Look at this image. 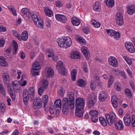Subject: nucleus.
<instances>
[{"label": "nucleus", "mask_w": 135, "mask_h": 135, "mask_svg": "<svg viewBox=\"0 0 135 135\" xmlns=\"http://www.w3.org/2000/svg\"><path fill=\"white\" fill-rule=\"evenodd\" d=\"M123 120L126 125L129 126L130 125L131 123V118L130 115H125L124 118Z\"/></svg>", "instance_id": "obj_24"}, {"label": "nucleus", "mask_w": 135, "mask_h": 135, "mask_svg": "<svg viewBox=\"0 0 135 135\" xmlns=\"http://www.w3.org/2000/svg\"><path fill=\"white\" fill-rule=\"evenodd\" d=\"M71 57L74 59H79L80 58V55L78 52L74 51L71 54Z\"/></svg>", "instance_id": "obj_30"}, {"label": "nucleus", "mask_w": 135, "mask_h": 135, "mask_svg": "<svg viewBox=\"0 0 135 135\" xmlns=\"http://www.w3.org/2000/svg\"><path fill=\"white\" fill-rule=\"evenodd\" d=\"M107 34L109 36L113 37V36L115 35L116 31L112 29H108L106 30Z\"/></svg>", "instance_id": "obj_43"}, {"label": "nucleus", "mask_w": 135, "mask_h": 135, "mask_svg": "<svg viewBox=\"0 0 135 135\" xmlns=\"http://www.w3.org/2000/svg\"><path fill=\"white\" fill-rule=\"evenodd\" d=\"M90 87L92 90H94L96 88V86L93 81H91Z\"/></svg>", "instance_id": "obj_55"}, {"label": "nucleus", "mask_w": 135, "mask_h": 135, "mask_svg": "<svg viewBox=\"0 0 135 135\" xmlns=\"http://www.w3.org/2000/svg\"><path fill=\"white\" fill-rule=\"evenodd\" d=\"M111 100L113 106L115 108H117L118 106L119 100L117 98L116 96L114 95L112 97Z\"/></svg>", "instance_id": "obj_17"}, {"label": "nucleus", "mask_w": 135, "mask_h": 135, "mask_svg": "<svg viewBox=\"0 0 135 135\" xmlns=\"http://www.w3.org/2000/svg\"><path fill=\"white\" fill-rule=\"evenodd\" d=\"M55 17L57 20L62 23H65L67 21V18L65 16L63 15L58 14L55 15Z\"/></svg>", "instance_id": "obj_15"}, {"label": "nucleus", "mask_w": 135, "mask_h": 135, "mask_svg": "<svg viewBox=\"0 0 135 135\" xmlns=\"http://www.w3.org/2000/svg\"><path fill=\"white\" fill-rule=\"evenodd\" d=\"M89 114L91 116V120L93 122H97L98 119V112L96 110H91Z\"/></svg>", "instance_id": "obj_10"}, {"label": "nucleus", "mask_w": 135, "mask_h": 135, "mask_svg": "<svg viewBox=\"0 0 135 135\" xmlns=\"http://www.w3.org/2000/svg\"><path fill=\"white\" fill-rule=\"evenodd\" d=\"M83 30V32L86 34H88L89 32V29L88 27H84Z\"/></svg>", "instance_id": "obj_59"}, {"label": "nucleus", "mask_w": 135, "mask_h": 135, "mask_svg": "<svg viewBox=\"0 0 135 135\" xmlns=\"http://www.w3.org/2000/svg\"><path fill=\"white\" fill-rule=\"evenodd\" d=\"M76 70L75 69H74L71 72V76L73 81H75L76 80Z\"/></svg>", "instance_id": "obj_39"}, {"label": "nucleus", "mask_w": 135, "mask_h": 135, "mask_svg": "<svg viewBox=\"0 0 135 135\" xmlns=\"http://www.w3.org/2000/svg\"><path fill=\"white\" fill-rule=\"evenodd\" d=\"M61 102L60 99H58L54 102V107L56 108H59L60 109L61 107Z\"/></svg>", "instance_id": "obj_31"}, {"label": "nucleus", "mask_w": 135, "mask_h": 135, "mask_svg": "<svg viewBox=\"0 0 135 135\" xmlns=\"http://www.w3.org/2000/svg\"><path fill=\"white\" fill-rule=\"evenodd\" d=\"M21 14L26 20L29 19L31 16L29 10L27 8H22L21 10Z\"/></svg>", "instance_id": "obj_7"}, {"label": "nucleus", "mask_w": 135, "mask_h": 135, "mask_svg": "<svg viewBox=\"0 0 135 135\" xmlns=\"http://www.w3.org/2000/svg\"><path fill=\"white\" fill-rule=\"evenodd\" d=\"M126 49L130 52L133 53L135 52L134 47L132 44L129 42H126L125 43Z\"/></svg>", "instance_id": "obj_12"}, {"label": "nucleus", "mask_w": 135, "mask_h": 135, "mask_svg": "<svg viewBox=\"0 0 135 135\" xmlns=\"http://www.w3.org/2000/svg\"><path fill=\"white\" fill-rule=\"evenodd\" d=\"M0 92L4 96H5L6 91L3 86L0 84Z\"/></svg>", "instance_id": "obj_53"}, {"label": "nucleus", "mask_w": 135, "mask_h": 135, "mask_svg": "<svg viewBox=\"0 0 135 135\" xmlns=\"http://www.w3.org/2000/svg\"><path fill=\"white\" fill-rule=\"evenodd\" d=\"M34 96L35 91L33 88L30 87L28 91L25 90L23 94V100L25 104L27 105L28 99L32 100L34 98Z\"/></svg>", "instance_id": "obj_1"}, {"label": "nucleus", "mask_w": 135, "mask_h": 135, "mask_svg": "<svg viewBox=\"0 0 135 135\" xmlns=\"http://www.w3.org/2000/svg\"><path fill=\"white\" fill-rule=\"evenodd\" d=\"M116 20L117 23L120 26H122L124 23L123 17L121 13L118 12L116 15Z\"/></svg>", "instance_id": "obj_9"}, {"label": "nucleus", "mask_w": 135, "mask_h": 135, "mask_svg": "<svg viewBox=\"0 0 135 135\" xmlns=\"http://www.w3.org/2000/svg\"><path fill=\"white\" fill-rule=\"evenodd\" d=\"M114 38L116 40H118L120 37V34L119 32H116L115 35L113 36Z\"/></svg>", "instance_id": "obj_51"}, {"label": "nucleus", "mask_w": 135, "mask_h": 135, "mask_svg": "<svg viewBox=\"0 0 135 135\" xmlns=\"http://www.w3.org/2000/svg\"><path fill=\"white\" fill-rule=\"evenodd\" d=\"M108 62L110 65L114 67L118 66V61L117 59L115 57L110 56L109 58Z\"/></svg>", "instance_id": "obj_11"}, {"label": "nucleus", "mask_w": 135, "mask_h": 135, "mask_svg": "<svg viewBox=\"0 0 135 135\" xmlns=\"http://www.w3.org/2000/svg\"><path fill=\"white\" fill-rule=\"evenodd\" d=\"M9 8L12 12V14L14 16H17V14L16 11L15 9L13 7L10 6L9 7Z\"/></svg>", "instance_id": "obj_52"}, {"label": "nucleus", "mask_w": 135, "mask_h": 135, "mask_svg": "<svg viewBox=\"0 0 135 135\" xmlns=\"http://www.w3.org/2000/svg\"><path fill=\"white\" fill-rule=\"evenodd\" d=\"M42 106V102L39 98H36L33 102V108L34 109L41 108Z\"/></svg>", "instance_id": "obj_8"}, {"label": "nucleus", "mask_w": 135, "mask_h": 135, "mask_svg": "<svg viewBox=\"0 0 135 135\" xmlns=\"http://www.w3.org/2000/svg\"><path fill=\"white\" fill-rule=\"evenodd\" d=\"M31 17L33 20L34 22H35V21L36 20H38L39 18H38L37 16V15L36 14H33V15H31Z\"/></svg>", "instance_id": "obj_58"}, {"label": "nucleus", "mask_w": 135, "mask_h": 135, "mask_svg": "<svg viewBox=\"0 0 135 135\" xmlns=\"http://www.w3.org/2000/svg\"><path fill=\"white\" fill-rule=\"evenodd\" d=\"M93 8L94 10L99 11L101 10L100 3L98 1L96 2L94 4Z\"/></svg>", "instance_id": "obj_27"}, {"label": "nucleus", "mask_w": 135, "mask_h": 135, "mask_svg": "<svg viewBox=\"0 0 135 135\" xmlns=\"http://www.w3.org/2000/svg\"><path fill=\"white\" fill-rule=\"evenodd\" d=\"M12 32L13 35L17 37L19 40L20 34L16 31L13 30H12Z\"/></svg>", "instance_id": "obj_50"}, {"label": "nucleus", "mask_w": 135, "mask_h": 135, "mask_svg": "<svg viewBox=\"0 0 135 135\" xmlns=\"http://www.w3.org/2000/svg\"><path fill=\"white\" fill-rule=\"evenodd\" d=\"M114 87L116 90L118 91H121V88L120 84L119 82L115 83L114 84Z\"/></svg>", "instance_id": "obj_45"}, {"label": "nucleus", "mask_w": 135, "mask_h": 135, "mask_svg": "<svg viewBox=\"0 0 135 135\" xmlns=\"http://www.w3.org/2000/svg\"><path fill=\"white\" fill-rule=\"evenodd\" d=\"M106 119L109 125L111 126L113 123L115 124L117 121L116 116L115 113L113 112H111L110 114L106 113L105 114Z\"/></svg>", "instance_id": "obj_3"}, {"label": "nucleus", "mask_w": 135, "mask_h": 135, "mask_svg": "<svg viewBox=\"0 0 135 135\" xmlns=\"http://www.w3.org/2000/svg\"><path fill=\"white\" fill-rule=\"evenodd\" d=\"M85 100L80 97H78L75 99V106L77 108H84L85 105Z\"/></svg>", "instance_id": "obj_6"}, {"label": "nucleus", "mask_w": 135, "mask_h": 135, "mask_svg": "<svg viewBox=\"0 0 135 135\" xmlns=\"http://www.w3.org/2000/svg\"><path fill=\"white\" fill-rule=\"evenodd\" d=\"M67 40L64 39L63 37L61 38H59L57 39V42L59 46L62 48H67V45L65 44L64 41Z\"/></svg>", "instance_id": "obj_13"}, {"label": "nucleus", "mask_w": 135, "mask_h": 135, "mask_svg": "<svg viewBox=\"0 0 135 135\" xmlns=\"http://www.w3.org/2000/svg\"><path fill=\"white\" fill-rule=\"evenodd\" d=\"M7 30L6 28L2 26H0V32H4Z\"/></svg>", "instance_id": "obj_61"}, {"label": "nucleus", "mask_w": 135, "mask_h": 135, "mask_svg": "<svg viewBox=\"0 0 135 135\" xmlns=\"http://www.w3.org/2000/svg\"><path fill=\"white\" fill-rule=\"evenodd\" d=\"M132 124L133 127H135V115H133L132 116Z\"/></svg>", "instance_id": "obj_57"}, {"label": "nucleus", "mask_w": 135, "mask_h": 135, "mask_svg": "<svg viewBox=\"0 0 135 135\" xmlns=\"http://www.w3.org/2000/svg\"><path fill=\"white\" fill-rule=\"evenodd\" d=\"M5 40L3 38H1L0 40V47H3L5 43Z\"/></svg>", "instance_id": "obj_62"}, {"label": "nucleus", "mask_w": 135, "mask_h": 135, "mask_svg": "<svg viewBox=\"0 0 135 135\" xmlns=\"http://www.w3.org/2000/svg\"><path fill=\"white\" fill-rule=\"evenodd\" d=\"M40 64L39 62L36 61L34 62L32 66V68H33L34 69L35 68H38L40 69Z\"/></svg>", "instance_id": "obj_47"}, {"label": "nucleus", "mask_w": 135, "mask_h": 135, "mask_svg": "<svg viewBox=\"0 0 135 135\" xmlns=\"http://www.w3.org/2000/svg\"><path fill=\"white\" fill-rule=\"evenodd\" d=\"M84 108H76L75 110V114L79 117H81L83 115Z\"/></svg>", "instance_id": "obj_20"}, {"label": "nucleus", "mask_w": 135, "mask_h": 135, "mask_svg": "<svg viewBox=\"0 0 135 135\" xmlns=\"http://www.w3.org/2000/svg\"><path fill=\"white\" fill-rule=\"evenodd\" d=\"M123 58L128 65H132V62L131 60L129 57L124 56H123Z\"/></svg>", "instance_id": "obj_46"}, {"label": "nucleus", "mask_w": 135, "mask_h": 135, "mask_svg": "<svg viewBox=\"0 0 135 135\" xmlns=\"http://www.w3.org/2000/svg\"><path fill=\"white\" fill-rule=\"evenodd\" d=\"M45 52L46 54L47 55L48 57L49 58L52 57L54 54L53 51L51 49H47L46 51Z\"/></svg>", "instance_id": "obj_37"}, {"label": "nucleus", "mask_w": 135, "mask_h": 135, "mask_svg": "<svg viewBox=\"0 0 135 135\" xmlns=\"http://www.w3.org/2000/svg\"><path fill=\"white\" fill-rule=\"evenodd\" d=\"M44 11L46 15L49 17H52L53 15L52 12L47 7H44Z\"/></svg>", "instance_id": "obj_26"}, {"label": "nucleus", "mask_w": 135, "mask_h": 135, "mask_svg": "<svg viewBox=\"0 0 135 135\" xmlns=\"http://www.w3.org/2000/svg\"><path fill=\"white\" fill-rule=\"evenodd\" d=\"M63 38L64 39L67 40L64 41L65 44L67 45V48L70 47L72 45V41L70 38L66 36L63 37Z\"/></svg>", "instance_id": "obj_29"}, {"label": "nucleus", "mask_w": 135, "mask_h": 135, "mask_svg": "<svg viewBox=\"0 0 135 135\" xmlns=\"http://www.w3.org/2000/svg\"><path fill=\"white\" fill-rule=\"evenodd\" d=\"M52 60L53 61L56 62L58 60V58L57 55L56 54H54L52 55Z\"/></svg>", "instance_id": "obj_56"}, {"label": "nucleus", "mask_w": 135, "mask_h": 135, "mask_svg": "<svg viewBox=\"0 0 135 135\" xmlns=\"http://www.w3.org/2000/svg\"><path fill=\"white\" fill-rule=\"evenodd\" d=\"M19 132L18 130H15L11 135H18Z\"/></svg>", "instance_id": "obj_64"}, {"label": "nucleus", "mask_w": 135, "mask_h": 135, "mask_svg": "<svg viewBox=\"0 0 135 135\" xmlns=\"http://www.w3.org/2000/svg\"><path fill=\"white\" fill-rule=\"evenodd\" d=\"M125 93L128 97H130L132 96V93L131 90L129 89H126L125 90Z\"/></svg>", "instance_id": "obj_49"}, {"label": "nucleus", "mask_w": 135, "mask_h": 135, "mask_svg": "<svg viewBox=\"0 0 135 135\" xmlns=\"http://www.w3.org/2000/svg\"><path fill=\"white\" fill-rule=\"evenodd\" d=\"M97 95L95 94H92L89 96L88 105L89 108H90L94 106L97 101Z\"/></svg>", "instance_id": "obj_4"}, {"label": "nucleus", "mask_w": 135, "mask_h": 135, "mask_svg": "<svg viewBox=\"0 0 135 135\" xmlns=\"http://www.w3.org/2000/svg\"><path fill=\"white\" fill-rule=\"evenodd\" d=\"M3 81L6 84H8L10 82V79L8 74L7 73H4L3 75Z\"/></svg>", "instance_id": "obj_23"}, {"label": "nucleus", "mask_w": 135, "mask_h": 135, "mask_svg": "<svg viewBox=\"0 0 135 135\" xmlns=\"http://www.w3.org/2000/svg\"><path fill=\"white\" fill-rule=\"evenodd\" d=\"M48 81L45 80H43L41 81V86L39 88L38 90V92L39 94L41 96L42 93L48 88Z\"/></svg>", "instance_id": "obj_5"}, {"label": "nucleus", "mask_w": 135, "mask_h": 135, "mask_svg": "<svg viewBox=\"0 0 135 135\" xmlns=\"http://www.w3.org/2000/svg\"><path fill=\"white\" fill-rule=\"evenodd\" d=\"M114 124L116 128L118 130H121L124 128V126L122 120H120L118 121L117 123L115 122Z\"/></svg>", "instance_id": "obj_21"}, {"label": "nucleus", "mask_w": 135, "mask_h": 135, "mask_svg": "<svg viewBox=\"0 0 135 135\" xmlns=\"http://www.w3.org/2000/svg\"><path fill=\"white\" fill-rule=\"evenodd\" d=\"M64 92V90L62 89H61L58 91V93L60 96L63 95Z\"/></svg>", "instance_id": "obj_60"}, {"label": "nucleus", "mask_w": 135, "mask_h": 135, "mask_svg": "<svg viewBox=\"0 0 135 135\" xmlns=\"http://www.w3.org/2000/svg\"><path fill=\"white\" fill-rule=\"evenodd\" d=\"M91 24L95 28H98L100 27V23L96 21L95 20H92L91 22Z\"/></svg>", "instance_id": "obj_32"}, {"label": "nucleus", "mask_w": 135, "mask_h": 135, "mask_svg": "<svg viewBox=\"0 0 135 135\" xmlns=\"http://www.w3.org/2000/svg\"><path fill=\"white\" fill-rule=\"evenodd\" d=\"M114 0H106L105 1L106 4L111 7H112L114 5Z\"/></svg>", "instance_id": "obj_33"}, {"label": "nucleus", "mask_w": 135, "mask_h": 135, "mask_svg": "<svg viewBox=\"0 0 135 135\" xmlns=\"http://www.w3.org/2000/svg\"><path fill=\"white\" fill-rule=\"evenodd\" d=\"M28 34L27 31L25 30L22 32L21 36H20L19 40L21 41L22 40L23 41H26L28 39Z\"/></svg>", "instance_id": "obj_16"}, {"label": "nucleus", "mask_w": 135, "mask_h": 135, "mask_svg": "<svg viewBox=\"0 0 135 135\" xmlns=\"http://www.w3.org/2000/svg\"><path fill=\"white\" fill-rule=\"evenodd\" d=\"M113 77L111 75H110L109 76V80L108 84L109 85H112L113 83Z\"/></svg>", "instance_id": "obj_54"}, {"label": "nucleus", "mask_w": 135, "mask_h": 135, "mask_svg": "<svg viewBox=\"0 0 135 135\" xmlns=\"http://www.w3.org/2000/svg\"><path fill=\"white\" fill-rule=\"evenodd\" d=\"M34 69H34L33 68H32V70L33 71H32V74L33 76H35L38 75L39 70L40 69H38V68H35Z\"/></svg>", "instance_id": "obj_44"}, {"label": "nucleus", "mask_w": 135, "mask_h": 135, "mask_svg": "<svg viewBox=\"0 0 135 135\" xmlns=\"http://www.w3.org/2000/svg\"><path fill=\"white\" fill-rule=\"evenodd\" d=\"M60 69V70H59L58 71H60L62 75L65 76L67 75L68 74L67 70L65 69V67L62 68Z\"/></svg>", "instance_id": "obj_40"}, {"label": "nucleus", "mask_w": 135, "mask_h": 135, "mask_svg": "<svg viewBox=\"0 0 135 135\" xmlns=\"http://www.w3.org/2000/svg\"><path fill=\"white\" fill-rule=\"evenodd\" d=\"M77 84L80 87L84 86L86 84V82L84 80L82 79H79L77 83Z\"/></svg>", "instance_id": "obj_36"}, {"label": "nucleus", "mask_w": 135, "mask_h": 135, "mask_svg": "<svg viewBox=\"0 0 135 135\" xmlns=\"http://www.w3.org/2000/svg\"><path fill=\"white\" fill-rule=\"evenodd\" d=\"M71 22L73 25L75 26H78L81 23L80 20L75 16L72 17L71 18Z\"/></svg>", "instance_id": "obj_19"}, {"label": "nucleus", "mask_w": 135, "mask_h": 135, "mask_svg": "<svg viewBox=\"0 0 135 135\" xmlns=\"http://www.w3.org/2000/svg\"><path fill=\"white\" fill-rule=\"evenodd\" d=\"M81 50L86 59L88 60L90 56V54L89 52L88 49L85 46H82L81 48Z\"/></svg>", "instance_id": "obj_14"}, {"label": "nucleus", "mask_w": 135, "mask_h": 135, "mask_svg": "<svg viewBox=\"0 0 135 135\" xmlns=\"http://www.w3.org/2000/svg\"><path fill=\"white\" fill-rule=\"evenodd\" d=\"M56 5L57 7H60L62 6V4L61 2L60 1H58L56 3Z\"/></svg>", "instance_id": "obj_63"}, {"label": "nucleus", "mask_w": 135, "mask_h": 135, "mask_svg": "<svg viewBox=\"0 0 135 135\" xmlns=\"http://www.w3.org/2000/svg\"><path fill=\"white\" fill-rule=\"evenodd\" d=\"M77 40L82 45H84L85 44L84 42L85 40L82 37H78L77 38Z\"/></svg>", "instance_id": "obj_48"}, {"label": "nucleus", "mask_w": 135, "mask_h": 135, "mask_svg": "<svg viewBox=\"0 0 135 135\" xmlns=\"http://www.w3.org/2000/svg\"><path fill=\"white\" fill-rule=\"evenodd\" d=\"M46 70V74L48 77H52L54 74L53 70L51 68H47Z\"/></svg>", "instance_id": "obj_28"}, {"label": "nucleus", "mask_w": 135, "mask_h": 135, "mask_svg": "<svg viewBox=\"0 0 135 135\" xmlns=\"http://www.w3.org/2000/svg\"><path fill=\"white\" fill-rule=\"evenodd\" d=\"M68 95L69 98H63L62 100L63 105L72 109L74 107L75 104L74 94L73 92H69Z\"/></svg>", "instance_id": "obj_2"}, {"label": "nucleus", "mask_w": 135, "mask_h": 135, "mask_svg": "<svg viewBox=\"0 0 135 135\" xmlns=\"http://www.w3.org/2000/svg\"><path fill=\"white\" fill-rule=\"evenodd\" d=\"M128 13L129 15H132L135 12L134 6L132 5H129L127 7Z\"/></svg>", "instance_id": "obj_22"}, {"label": "nucleus", "mask_w": 135, "mask_h": 135, "mask_svg": "<svg viewBox=\"0 0 135 135\" xmlns=\"http://www.w3.org/2000/svg\"><path fill=\"white\" fill-rule=\"evenodd\" d=\"M99 121L102 125L103 126H106L107 125V122L104 118L100 117L99 118Z\"/></svg>", "instance_id": "obj_41"}, {"label": "nucleus", "mask_w": 135, "mask_h": 135, "mask_svg": "<svg viewBox=\"0 0 135 135\" xmlns=\"http://www.w3.org/2000/svg\"><path fill=\"white\" fill-rule=\"evenodd\" d=\"M12 44L14 46L13 49V52L14 54H16L18 51V45L17 43L14 40L12 41Z\"/></svg>", "instance_id": "obj_35"}, {"label": "nucleus", "mask_w": 135, "mask_h": 135, "mask_svg": "<svg viewBox=\"0 0 135 135\" xmlns=\"http://www.w3.org/2000/svg\"><path fill=\"white\" fill-rule=\"evenodd\" d=\"M64 67L63 65V62L62 61H58L56 66V68L58 70H60V69Z\"/></svg>", "instance_id": "obj_38"}, {"label": "nucleus", "mask_w": 135, "mask_h": 135, "mask_svg": "<svg viewBox=\"0 0 135 135\" xmlns=\"http://www.w3.org/2000/svg\"><path fill=\"white\" fill-rule=\"evenodd\" d=\"M36 26L40 28H43L44 23L42 20L40 18L36 20L34 22Z\"/></svg>", "instance_id": "obj_18"}, {"label": "nucleus", "mask_w": 135, "mask_h": 135, "mask_svg": "<svg viewBox=\"0 0 135 135\" xmlns=\"http://www.w3.org/2000/svg\"><path fill=\"white\" fill-rule=\"evenodd\" d=\"M69 108H70L63 105L62 109L63 113L64 114H67L69 112Z\"/></svg>", "instance_id": "obj_42"}, {"label": "nucleus", "mask_w": 135, "mask_h": 135, "mask_svg": "<svg viewBox=\"0 0 135 135\" xmlns=\"http://www.w3.org/2000/svg\"><path fill=\"white\" fill-rule=\"evenodd\" d=\"M7 63L4 58L3 56H0V65L4 66H7Z\"/></svg>", "instance_id": "obj_34"}, {"label": "nucleus", "mask_w": 135, "mask_h": 135, "mask_svg": "<svg viewBox=\"0 0 135 135\" xmlns=\"http://www.w3.org/2000/svg\"><path fill=\"white\" fill-rule=\"evenodd\" d=\"M99 97V100L101 101L105 100L107 98V95L105 91H101L100 93Z\"/></svg>", "instance_id": "obj_25"}]
</instances>
